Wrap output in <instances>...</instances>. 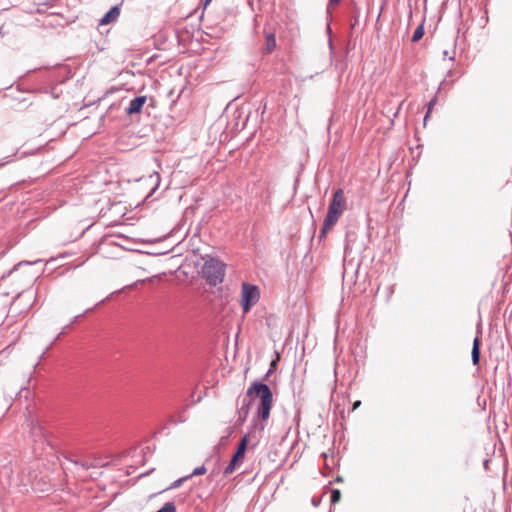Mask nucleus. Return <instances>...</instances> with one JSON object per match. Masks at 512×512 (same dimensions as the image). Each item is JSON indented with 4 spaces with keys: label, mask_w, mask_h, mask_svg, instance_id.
Listing matches in <instances>:
<instances>
[{
    "label": "nucleus",
    "mask_w": 512,
    "mask_h": 512,
    "mask_svg": "<svg viewBox=\"0 0 512 512\" xmlns=\"http://www.w3.org/2000/svg\"><path fill=\"white\" fill-rule=\"evenodd\" d=\"M264 428H265V425H264V424H261V425H260V429H261V430H264Z\"/></svg>",
    "instance_id": "393cba45"
},
{
    "label": "nucleus",
    "mask_w": 512,
    "mask_h": 512,
    "mask_svg": "<svg viewBox=\"0 0 512 512\" xmlns=\"http://www.w3.org/2000/svg\"><path fill=\"white\" fill-rule=\"evenodd\" d=\"M436 102H437L436 98H433V99L429 102V104H428V111H427V113H426V115H425V117H424V121H426V120L428 119V117H429V115H430V112H431V109H432V107L436 104Z\"/></svg>",
    "instance_id": "dca6fc26"
},
{
    "label": "nucleus",
    "mask_w": 512,
    "mask_h": 512,
    "mask_svg": "<svg viewBox=\"0 0 512 512\" xmlns=\"http://www.w3.org/2000/svg\"><path fill=\"white\" fill-rule=\"evenodd\" d=\"M241 288V307L247 313L259 301L260 290L258 286L248 282H243Z\"/></svg>",
    "instance_id": "20e7f679"
},
{
    "label": "nucleus",
    "mask_w": 512,
    "mask_h": 512,
    "mask_svg": "<svg viewBox=\"0 0 512 512\" xmlns=\"http://www.w3.org/2000/svg\"><path fill=\"white\" fill-rule=\"evenodd\" d=\"M121 13V5L117 4L110 8V10L100 19L98 20V26H104L117 21Z\"/></svg>",
    "instance_id": "39448f33"
},
{
    "label": "nucleus",
    "mask_w": 512,
    "mask_h": 512,
    "mask_svg": "<svg viewBox=\"0 0 512 512\" xmlns=\"http://www.w3.org/2000/svg\"><path fill=\"white\" fill-rule=\"evenodd\" d=\"M206 473V467L204 465L199 466L193 470V472L188 476L189 478L192 476L203 475Z\"/></svg>",
    "instance_id": "2eb2a0df"
},
{
    "label": "nucleus",
    "mask_w": 512,
    "mask_h": 512,
    "mask_svg": "<svg viewBox=\"0 0 512 512\" xmlns=\"http://www.w3.org/2000/svg\"><path fill=\"white\" fill-rule=\"evenodd\" d=\"M110 464L109 461H102L99 457H98V466H108Z\"/></svg>",
    "instance_id": "a211bd4d"
},
{
    "label": "nucleus",
    "mask_w": 512,
    "mask_h": 512,
    "mask_svg": "<svg viewBox=\"0 0 512 512\" xmlns=\"http://www.w3.org/2000/svg\"><path fill=\"white\" fill-rule=\"evenodd\" d=\"M472 363L478 365L480 361V339L476 337L473 341L472 347Z\"/></svg>",
    "instance_id": "6e6552de"
},
{
    "label": "nucleus",
    "mask_w": 512,
    "mask_h": 512,
    "mask_svg": "<svg viewBox=\"0 0 512 512\" xmlns=\"http://www.w3.org/2000/svg\"><path fill=\"white\" fill-rule=\"evenodd\" d=\"M244 459V456L243 455H239L238 453H234L231 461L229 462V464L227 465V467L224 469V474L225 475H229L231 474L237 465H239L240 463H242Z\"/></svg>",
    "instance_id": "0eeeda50"
},
{
    "label": "nucleus",
    "mask_w": 512,
    "mask_h": 512,
    "mask_svg": "<svg viewBox=\"0 0 512 512\" xmlns=\"http://www.w3.org/2000/svg\"><path fill=\"white\" fill-rule=\"evenodd\" d=\"M157 512H176V507L173 502H166Z\"/></svg>",
    "instance_id": "ddd939ff"
},
{
    "label": "nucleus",
    "mask_w": 512,
    "mask_h": 512,
    "mask_svg": "<svg viewBox=\"0 0 512 512\" xmlns=\"http://www.w3.org/2000/svg\"><path fill=\"white\" fill-rule=\"evenodd\" d=\"M253 393L260 399V403L257 408V417L262 421H266L270 416L272 408L273 394L268 385L261 382H254L247 390V395L250 396Z\"/></svg>",
    "instance_id": "f257e3e1"
},
{
    "label": "nucleus",
    "mask_w": 512,
    "mask_h": 512,
    "mask_svg": "<svg viewBox=\"0 0 512 512\" xmlns=\"http://www.w3.org/2000/svg\"><path fill=\"white\" fill-rule=\"evenodd\" d=\"M188 478H189V477H188V476H186V477H184V478H180V479L176 480V481L173 483V485L171 486V488H177V487H179V486H180V485H181V484H182L186 479H188Z\"/></svg>",
    "instance_id": "f3484780"
},
{
    "label": "nucleus",
    "mask_w": 512,
    "mask_h": 512,
    "mask_svg": "<svg viewBox=\"0 0 512 512\" xmlns=\"http://www.w3.org/2000/svg\"><path fill=\"white\" fill-rule=\"evenodd\" d=\"M275 366H276V361H275V360H273V361L271 362V366H270V368L274 369V368H275Z\"/></svg>",
    "instance_id": "4be33fe9"
},
{
    "label": "nucleus",
    "mask_w": 512,
    "mask_h": 512,
    "mask_svg": "<svg viewBox=\"0 0 512 512\" xmlns=\"http://www.w3.org/2000/svg\"><path fill=\"white\" fill-rule=\"evenodd\" d=\"M340 0H330V4L335 5L338 4Z\"/></svg>",
    "instance_id": "412c9836"
},
{
    "label": "nucleus",
    "mask_w": 512,
    "mask_h": 512,
    "mask_svg": "<svg viewBox=\"0 0 512 512\" xmlns=\"http://www.w3.org/2000/svg\"><path fill=\"white\" fill-rule=\"evenodd\" d=\"M146 96H138L132 99L129 102V105L125 108V112L128 115H133L136 113H139L143 107V105L146 103Z\"/></svg>",
    "instance_id": "423d86ee"
},
{
    "label": "nucleus",
    "mask_w": 512,
    "mask_h": 512,
    "mask_svg": "<svg viewBox=\"0 0 512 512\" xmlns=\"http://www.w3.org/2000/svg\"><path fill=\"white\" fill-rule=\"evenodd\" d=\"M341 499V492L338 489L332 490L331 503L336 504Z\"/></svg>",
    "instance_id": "4468645a"
},
{
    "label": "nucleus",
    "mask_w": 512,
    "mask_h": 512,
    "mask_svg": "<svg viewBox=\"0 0 512 512\" xmlns=\"http://www.w3.org/2000/svg\"><path fill=\"white\" fill-rule=\"evenodd\" d=\"M424 35V26L423 24H420L414 31L411 41L417 42L419 41Z\"/></svg>",
    "instance_id": "f8f14e48"
},
{
    "label": "nucleus",
    "mask_w": 512,
    "mask_h": 512,
    "mask_svg": "<svg viewBox=\"0 0 512 512\" xmlns=\"http://www.w3.org/2000/svg\"><path fill=\"white\" fill-rule=\"evenodd\" d=\"M203 277L206 281L216 286L223 282L225 276V264L216 258H209L202 268Z\"/></svg>",
    "instance_id": "7ed1b4c3"
},
{
    "label": "nucleus",
    "mask_w": 512,
    "mask_h": 512,
    "mask_svg": "<svg viewBox=\"0 0 512 512\" xmlns=\"http://www.w3.org/2000/svg\"><path fill=\"white\" fill-rule=\"evenodd\" d=\"M361 405V401H356L354 404H353V410L357 409L359 406Z\"/></svg>",
    "instance_id": "6ab92c4d"
},
{
    "label": "nucleus",
    "mask_w": 512,
    "mask_h": 512,
    "mask_svg": "<svg viewBox=\"0 0 512 512\" xmlns=\"http://www.w3.org/2000/svg\"><path fill=\"white\" fill-rule=\"evenodd\" d=\"M249 405H250V401H246V399H244L243 405L239 410V417H238L239 422L242 423L246 420L248 413H249Z\"/></svg>",
    "instance_id": "9d476101"
},
{
    "label": "nucleus",
    "mask_w": 512,
    "mask_h": 512,
    "mask_svg": "<svg viewBox=\"0 0 512 512\" xmlns=\"http://www.w3.org/2000/svg\"><path fill=\"white\" fill-rule=\"evenodd\" d=\"M272 372H273V369H272V368H270V369L268 370V372L266 373V375H265V378H264V379H267V378H268V376H269Z\"/></svg>",
    "instance_id": "aec40b11"
},
{
    "label": "nucleus",
    "mask_w": 512,
    "mask_h": 512,
    "mask_svg": "<svg viewBox=\"0 0 512 512\" xmlns=\"http://www.w3.org/2000/svg\"><path fill=\"white\" fill-rule=\"evenodd\" d=\"M265 51L271 53L276 47V39L273 33H267L265 37Z\"/></svg>",
    "instance_id": "1a4fd4ad"
},
{
    "label": "nucleus",
    "mask_w": 512,
    "mask_h": 512,
    "mask_svg": "<svg viewBox=\"0 0 512 512\" xmlns=\"http://www.w3.org/2000/svg\"><path fill=\"white\" fill-rule=\"evenodd\" d=\"M212 0H204V6L206 7Z\"/></svg>",
    "instance_id": "5701e85b"
},
{
    "label": "nucleus",
    "mask_w": 512,
    "mask_h": 512,
    "mask_svg": "<svg viewBox=\"0 0 512 512\" xmlns=\"http://www.w3.org/2000/svg\"><path fill=\"white\" fill-rule=\"evenodd\" d=\"M154 175L156 177L157 183H159V174L155 172Z\"/></svg>",
    "instance_id": "b1692460"
},
{
    "label": "nucleus",
    "mask_w": 512,
    "mask_h": 512,
    "mask_svg": "<svg viewBox=\"0 0 512 512\" xmlns=\"http://www.w3.org/2000/svg\"><path fill=\"white\" fill-rule=\"evenodd\" d=\"M247 443H248V436L245 435L240 443L238 444V447H237V450H236V453H238L239 455H245V451L247 449Z\"/></svg>",
    "instance_id": "9b49d317"
},
{
    "label": "nucleus",
    "mask_w": 512,
    "mask_h": 512,
    "mask_svg": "<svg viewBox=\"0 0 512 512\" xmlns=\"http://www.w3.org/2000/svg\"><path fill=\"white\" fill-rule=\"evenodd\" d=\"M346 208V198L342 189L334 192L333 198L328 208V212L324 218L321 235L326 234L338 221Z\"/></svg>",
    "instance_id": "f03ea898"
}]
</instances>
